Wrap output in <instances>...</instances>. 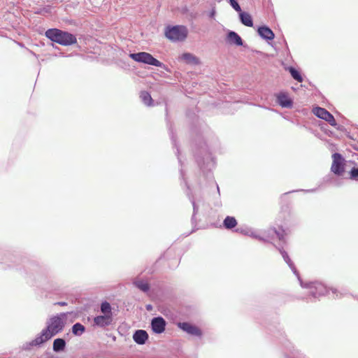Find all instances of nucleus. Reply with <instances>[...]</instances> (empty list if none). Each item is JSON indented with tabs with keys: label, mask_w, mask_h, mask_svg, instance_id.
<instances>
[{
	"label": "nucleus",
	"mask_w": 358,
	"mask_h": 358,
	"mask_svg": "<svg viewBox=\"0 0 358 358\" xmlns=\"http://www.w3.org/2000/svg\"><path fill=\"white\" fill-rule=\"evenodd\" d=\"M129 57L134 61L165 69L166 65L147 52L130 53Z\"/></svg>",
	"instance_id": "nucleus-6"
},
{
	"label": "nucleus",
	"mask_w": 358,
	"mask_h": 358,
	"mask_svg": "<svg viewBox=\"0 0 358 358\" xmlns=\"http://www.w3.org/2000/svg\"><path fill=\"white\" fill-rule=\"evenodd\" d=\"M113 317L109 315H97L93 319V327H98L101 328H105L112 324Z\"/></svg>",
	"instance_id": "nucleus-18"
},
{
	"label": "nucleus",
	"mask_w": 358,
	"mask_h": 358,
	"mask_svg": "<svg viewBox=\"0 0 358 358\" xmlns=\"http://www.w3.org/2000/svg\"><path fill=\"white\" fill-rule=\"evenodd\" d=\"M312 112L317 117L325 120L331 126L336 128L338 130H341V127L337 124L334 115L327 109L320 106H315L313 108Z\"/></svg>",
	"instance_id": "nucleus-9"
},
{
	"label": "nucleus",
	"mask_w": 358,
	"mask_h": 358,
	"mask_svg": "<svg viewBox=\"0 0 358 358\" xmlns=\"http://www.w3.org/2000/svg\"><path fill=\"white\" fill-rule=\"evenodd\" d=\"M236 231L238 233H241L243 235L248 236L250 237H252L253 238L257 239L260 241H262L264 243L268 242V240L263 236H261L259 235L257 231L250 227H240L236 229Z\"/></svg>",
	"instance_id": "nucleus-17"
},
{
	"label": "nucleus",
	"mask_w": 358,
	"mask_h": 358,
	"mask_svg": "<svg viewBox=\"0 0 358 358\" xmlns=\"http://www.w3.org/2000/svg\"><path fill=\"white\" fill-rule=\"evenodd\" d=\"M291 90H298V89H297V88H295L294 87H291Z\"/></svg>",
	"instance_id": "nucleus-45"
},
{
	"label": "nucleus",
	"mask_w": 358,
	"mask_h": 358,
	"mask_svg": "<svg viewBox=\"0 0 358 358\" xmlns=\"http://www.w3.org/2000/svg\"><path fill=\"white\" fill-rule=\"evenodd\" d=\"M8 267L9 268H15V266H14V265H8Z\"/></svg>",
	"instance_id": "nucleus-44"
},
{
	"label": "nucleus",
	"mask_w": 358,
	"mask_h": 358,
	"mask_svg": "<svg viewBox=\"0 0 358 358\" xmlns=\"http://www.w3.org/2000/svg\"><path fill=\"white\" fill-rule=\"evenodd\" d=\"M101 312L103 315H109L110 317H113L112 308L109 302L107 301H104L101 302L100 306Z\"/></svg>",
	"instance_id": "nucleus-29"
},
{
	"label": "nucleus",
	"mask_w": 358,
	"mask_h": 358,
	"mask_svg": "<svg viewBox=\"0 0 358 358\" xmlns=\"http://www.w3.org/2000/svg\"><path fill=\"white\" fill-rule=\"evenodd\" d=\"M357 299H358V298H357Z\"/></svg>",
	"instance_id": "nucleus-47"
},
{
	"label": "nucleus",
	"mask_w": 358,
	"mask_h": 358,
	"mask_svg": "<svg viewBox=\"0 0 358 358\" xmlns=\"http://www.w3.org/2000/svg\"><path fill=\"white\" fill-rule=\"evenodd\" d=\"M67 304L68 303L66 301H58L55 303V305H58L60 306H67Z\"/></svg>",
	"instance_id": "nucleus-38"
},
{
	"label": "nucleus",
	"mask_w": 358,
	"mask_h": 358,
	"mask_svg": "<svg viewBox=\"0 0 358 358\" xmlns=\"http://www.w3.org/2000/svg\"><path fill=\"white\" fill-rule=\"evenodd\" d=\"M164 36L173 43L182 42L188 36V29L185 25H167L164 29Z\"/></svg>",
	"instance_id": "nucleus-4"
},
{
	"label": "nucleus",
	"mask_w": 358,
	"mask_h": 358,
	"mask_svg": "<svg viewBox=\"0 0 358 358\" xmlns=\"http://www.w3.org/2000/svg\"><path fill=\"white\" fill-rule=\"evenodd\" d=\"M350 178L352 180L358 181V167H353L350 171Z\"/></svg>",
	"instance_id": "nucleus-33"
},
{
	"label": "nucleus",
	"mask_w": 358,
	"mask_h": 358,
	"mask_svg": "<svg viewBox=\"0 0 358 358\" xmlns=\"http://www.w3.org/2000/svg\"><path fill=\"white\" fill-rule=\"evenodd\" d=\"M275 102L282 108H292L294 99L285 91L275 93Z\"/></svg>",
	"instance_id": "nucleus-11"
},
{
	"label": "nucleus",
	"mask_w": 358,
	"mask_h": 358,
	"mask_svg": "<svg viewBox=\"0 0 358 358\" xmlns=\"http://www.w3.org/2000/svg\"><path fill=\"white\" fill-rule=\"evenodd\" d=\"M180 59L188 65L197 66L201 64V60L199 57L190 52H184L181 55Z\"/></svg>",
	"instance_id": "nucleus-21"
},
{
	"label": "nucleus",
	"mask_w": 358,
	"mask_h": 358,
	"mask_svg": "<svg viewBox=\"0 0 358 358\" xmlns=\"http://www.w3.org/2000/svg\"><path fill=\"white\" fill-rule=\"evenodd\" d=\"M225 41L227 44L237 47H246L247 45L235 31L228 30L225 36Z\"/></svg>",
	"instance_id": "nucleus-13"
},
{
	"label": "nucleus",
	"mask_w": 358,
	"mask_h": 358,
	"mask_svg": "<svg viewBox=\"0 0 358 358\" xmlns=\"http://www.w3.org/2000/svg\"><path fill=\"white\" fill-rule=\"evenodd\" d=\"M45 36L52 43L62 46H71L78 42L75 34L57 28L48 29L45 31Z\"/></svg>",
	"instance_id": "nucleus-3"
},
{
	"label": "nucleus",
	"mask_w": 358,
	"mask_h": 358,
	"mask_svg": "<svg viewBox=\"0 0 358 358\" xmlns=\"http://www.w3.org/2000/svg\"><path fill=\"white\" fill-rule=\"evenodd\" d=\"M316 189H296V190H292L289 191L288 192H286L282 194V198L287 195L288 194L292 193V192H315Z\"/></svg>",
	"instance_id": "nucleus-35"
},
{
	"label": "nucleus",
	"mask_w": 358,
	"mask_h": 358,
	"mask_svg": "<svg viewBox=\"0 0 358 358\" xmlns=\"http://www.w3.org/2000/svg\"><path fill=\"white\" fill-rule=\"evenodd\" d=\"M186 94L185 96L188 98H192V95L194 94V91L189 90V91H185Z\"/></svg>",
	"instance_id": "nucleus-39"
},
{
	"label": "nucleus",
	"mask_w": 358,
	"mask_h": 358,
	"mask_svg": "<svg viewBox=\"0 0 358 358\" xmlns=\"http://www.w3.org/2000/svg\"><path fill=\"white\" fill-rule=\"evenodd\" d=\"M332 164L331 171L337 176H343L345 172V159L339 152H335L332 155Z\"/></svg>",
	"instance_id": "nucleus-10"
},
{
	"label": "nucleus",
	"mask_w": 358,
	"mask_h": 358,
	"mask_svg": "<svg viewBox=\"0 0 358 358\" xmlns=\"http://www.w3.org/2000/svg\"><path fill=\"white\" fill-rule=\"evenodd\" d=\"M43 358H59V357L55 355H49Z\"/></svg>",
	"instance_id": "nucleus-41"
},
{
	"label": "nucleus",
	"mask_w": 358,
	"mask_h": 358,
	"mask_svg": "<svg viewBox=\"0 0 358 358\" xmlns=\"http://www.w3.org/2000/svg\"><path fill=\"white\" fill-rule=\"evenodd\" d=\"M195 230H196V229L194 228V229L192 230L191 233H192V232L195 231Z\"/></svg>",
	"instance_id": "nucleus-46"
},
{
	"label": "nucleus",
	"mask_w": 358,
	"mask_h": 358,
	"mask_svg": "<svg viewBox=\"0 0 358 358\" xmlns=\"http://www.w3.org/2000/svg\"><path fill=\"white\" fill-rule=\"evenodd\" d=\"M273 233H274L278 238L283 243L285 242V236L287 235V232L285 229H284L282 227H280L279 229H276L275 228H273L271 229Z\"/></svg>",
	"instance_id": "nucleus-31"
},
{
	"label": "nucleus",
	"mask_w": 358,
	"mask_h": 358,
	"mask_svg": "<svg viewBox=\"0 0 358 358\" xmlns=\"http://www.w3.org/2000/svg\"><path fill=\"white\" fill-rule=\"evenodd\" d=\"M73 314V311L60 313L50 318L48 325L45 329H48V332L55 336L61 332L65 327L68 315Z\"/></svg>",
	"instance_id": "nucleus-5"
},
{
	"label": "nucleus",
	"mask_w": 358,
	"mask_h": 358,
	"mask_svg": "<svg viewBox=\"0 0 358 358\" xmlns=\"http://www.w3.org/2000/svg\"><path fill=\"white\" fill-rule=\"evenodd\" d=\"M139 98L145 106L149 107L154 106L161 103V101H155L149 93V91H141Z\"/></svg>",
	"instance_id": "nucleus-19"
},
{
	"label": "nucleus",
	"mask_w": 358,
	"mask_h": 358,
	"mask_svg": "<svg viewBox=\"0 0 358 358\" xmlns=\"http://www.w3.org/2000/svg\"><path fill=\"white\" fill-rule=\"evenodd\" d=\"M238 13L239 20L241 23L246 27H252L254 26L253 19L252 15L246 12L241 10Z\"/></svg>",
	"instance_id": "nucleus-22"
},
{
	"label": "nucleus",
	"mask_w": 358,
	"mask_h": 358,
	"mask_svg": "<svg viewBox=\"0 0 358 358\" xmlns=\"http://www.w3.org/2000/svg\"><path fill=\"white\" fill-rule=\"evenodd\" d=\"M187 118L192 122L191 130L195 134L194 157L203 176L207 182H214L212 169L215 166L213 152L220 150L218 138L199 122L198 115L194 110H188Z\"/></svg>",
	"instance_id": "nucleus-1"
},
{
	"label": "nucleus",
	"mask_w": 358,
	"mask_h": 358,
	"mask_svg": "<svg viewBox=\"0 0 358 358\" xmlns=\"http://www.w3.org/2000/svg\"><path fill=\"white\" fill-rule=\"evenodd\" d=\"M237 224V220L232 216H227L223 221V226L227 229H232Z\"/></svg>",
	"instance_id": "nucleus-27"
},
{
	"label": "nucleus",
	"mask_w": 358,
	"mask_h": 358,
	"mask_svg": "<svg viewBox=\"0 0 358 358\" xmlns=\"http://www.w3.org/2000/svg\"><path fill=\"white\" fill-rule=\"evenodd\" d=\"M52 334L48 332V329H43L34 339L31 341L26 342L22 345V350H31L34 347H41L45 342L52 338Z\"/></svg>",
	"instance_id": "nucleus-8"
},
{
	"label": "nucleus",
	"mask_w": 358,
	"mask_h": 358,
	"mask_svg": "<svg viewBox=\"0 0 358 358\" xmlns=\"http://www.w3.org/2000/svg\"><path fill=\"white\" fill-rule=\"evenodd\" d=\"M180 174L181 179L183 180V182H184V183H185V186L187 187V192L186 194H187V197L189 198L191 203L192 204L193 214H192V218H191V221H192V224L193 225H195L196 224L195 216H196V215L197 214V213L199 211V206L196 205V203L195 202V200H194V198L193 195L192 194L189 186L187 180L185 178V173H184V171H183V170L182 169H180Z\"/></svg>",
	"instance_id": "nucleus-12"
},
{
	"label": "nucleus",
	"mask_w": 358,
	"mask_h": 358,
	"mask_svg": "<svg viewBox=\"0 0 358 358\" xmlns=\"http://www.w3.org/2000/svg\"><path fill=\"white\" fill-rule=\"evenodd\" d=\"M146 309H147L148 310H152V305H150V304H148V305L146 306Z\"/></svg>",
	"instance_id": "nucleus-42"
},
{
	"label": "nucleus",
	"mask_w": 358,
	"mask_h": 358,
	"mask_svg": "<svg viewBox=\"0 0 358 358\" xmlns=\"http://www.w3.org/2000/svg\"><path fill=\"white\" fill-rule=\"evenodd\" d=\"M284 43L285 44V46H286V52H287V55H290V51H289V47H288V45H287V43L285 40H284Z\"/></svg>",
	"instance_id": "nucleus-40"
},
{
	"label": "nucleus",
	"mask_w": 358,
	"mask_h": 358,
	"mask_svg": "<svg viewBox=\"0 0 358 358\" xmlns=\"http://www.w3.org/2000/svg\"><path fill=\"white\" fill-rule=\"evenodd\" d=\"M149 335L145 330L138 329L133 334L134 341L138 345H144L148 340Z\"/></svg>",
	"instance_id": "nucleus-20"
},
{
	"label": "nucleus",
	"mask_w": 358,
	"mask_h": 358,
	"mask_svg": "<svg viewBox=\"0 0 358 358\" xmlns=\"http://www.w3.org/2000/svg\"><path fill=\"white\" fill-rule=\"evenodd\" d=\"M50 8L48 7H43L42 8L38 9L34 13L37 15H42L43 13H49Z\"/></svg>",
	"instance_id": "nucleus-36"
},
{
	"label": "nucleus",
	"mask_w": 358,
	"mask_h": 358,
	"mask_svg": "<svg viewBox=\"0 0 358 358\" xmlns=\"http://www.w3.org/2000/svg\"><path fill=\"white\" fill-rule=\"evenodd\" d=\"M66 341L64 338H56L53 341L52 350L55 352H60L64 350L66 348Z\"/></svg>",
	"instance_id": "nucleus-24"
},
{
	"label": "nucleus",
	"mask_w": 358,
	"mask_h": 358,
	"mask_svg": "<svg viewBox=\"0 0 358 358\" xmlns=\"http://www.w3.org/2000/svg\"><path fill=\"white\" fill-rule=\"evenodd\" d=\"M286 69L289 71L293 79L298 81L299 83L303 82V78L299 70L296 69L292 66H289Z\"/></svg>",
	"instance_id": "nucleus-25"
},
{
	"label": "nucleus",
	"mask_w": 358,
	"mask_h": 358,
	"mask_svg": "<svg viewBox=\"0 0 358 358\" xmlns=\"http://www.w3.org/2000/svg\"><path fill=\"white\" fill-rule=\"evenodd\" d=\"M229 5L236 11V12H241V7L238 1V0H228L227 1Z\"/></svg>",
	"instance_id": "nucleus-32"
},
{
	"label": "nucleus",
	"mask_w": 358,
	"mask_h": 358,
	"mask_svg": "<svg viewBox=\"0 0 358 358\" xmlns=\"http://www.w3.org/2000/svg\"><path fill=\"white\" fill-rule=\"evenodd\" d=\"M216 185H217V192H218V193L220 194V188H219V187H218V185H217V184H216Z\"/></svg>",
	"instance_id": "nucleus-43"
},
{
	"label": "nucleus",
	"mask_w": 358,
	"mask_h": 358,
	"mask_svg": "<svg viewBox=\"0 0 358 358\" xmlns=\"http://www.w3.org/2000/svg\"><path fill=\"white\" fill-rule=\"evenodd\" d=\"M224 94L219 93L218 101H209L211 106L219 108L222 113L229 114L233 113L236 110V106L238 103L236 100H232L231 96L228 97Z\"/></svg>",
	"instance_id": "nucleus-7"
},
{
	"label": "nucleus",
	"mask_w": 358,
	"mask_h": 358,
	"mask_svg": "<svg viewBox=\"0 0 358 358\" xmlns=\"http://www.w3.org/2000/svg\"><path fill=\"white\" fill-rule=\"evenodd\" d=\"M85 327L80 322H76L72 326V334L76 336H80L85 331Z\"/></svg>",
	"instance_id": "nucleus-28"
},
{
	"label": "nucleus",
	"mask_w": 358,
	"mask_h": 358,
	"mask_svg": "<svg viewBox=\"0 0 358 358\" xmlns=\"http://www.w3.org/2000/svg\"><path fill=\"white\" fill-rule=\"evenodd\" d=\"M268 329L273 333V334H275V331L279 334V336H282L283 333L281 332V327L280 325V323L278 322V321H275L273 322V324H269L268 327H267ZM275 336V335H274ZM277 338H278V336H276Z\"/></svg>",
	"instance_id": "nucleus-30"
},
{
	"label": "nucleus",
	"mask_w": 358,
	"mask_h": 358,
	"mask_svg": "<svg viewBox=\"0 0 358 358\" xmlns=\"http://www.w3.org/2000/svg\"><path fill=\"white\" fill-rule=\"evenodd\" d=\"M276 248L279 250L284 261L287 264L293 273L296 276L301 287L309 290L306 297H301V299L306 300L307 302H314L320 296H325L329 292V290H331L336 298L345 295V293L339 292L336 288H328L324 283L317 280L304 282L287 252L283 249L282 245L276 246Z\"/></svg>",
	"instance_id": "nucleus-2"
},
{
	"label": "nucleus",
	"mask_w": 358,
	"mask_h": 358,
	"mask_svg": "<svg viewBox=\"0 0 358 358\" xmlns=\"http://www.w3.org/2000/svg\"><path fill=\"white\" fill-rule=\"evenodd\" d=\"M167 127H168L169 134L173 146V148H175L176 149V155L178 157L179 163L181 164V159L179 157V148H178L177 142H176V136H175V134L173 132V127H172L171 124H170L169 122H167Z\"/></svg>",
	"instance_id": "nucleus-23"
},
{
	"label": "nucleus",
	"mask_w": 358,
	"mask_h": 358,
	"mask_svg": "<svg viewBox=\"0 0 358 358\" xmlns=\"http://www.w3.org/2000/svg\"><path fill=\"white\" fill-rule=\"evenodd\" d=\"M213 94V95H215L216 96V99H217V101H218V97H219V93L221 94H224V95H227L228 94L227 93H223V92H227V91H211ZM210 99L211 100H209L208 101V103L209 105H210L209 103V101H215L214 100H213V97H210Z\"/></svg>",
	"instance_id": "nucleus-34"
},
{
	"label": "nucleus",
	"mask_w": 358,
	"mask_h": 358,
	"mask_svg": "<svg viewBox=\"0 0 358 358\" xmlns=\"http://www.w3.org/2000/svg\"><path fill=\"white\" fill-rule=\"evenodd\" d=\"M178 327L182 330L183 331L186 332L187 334L196 336L198 338H201L203 336L202 331L196 326L192 324L189 322H179L178 324Z\"/></svg>",
	"instance_id": "nucleus-14"
},
{
	"label": "nucleus",
	"mask_w": 358,
	"mask_h": 358,
	"mask_svg": "<svg viewBox=\"0 0 358 358\" xmlns=\"http://www.w3.org/2000/svg\"><path fill=\"white\" fill-rule=\"evenodd\" d=\"M133 285L143 292H148L150 289V284L143 280H134Z\"/></svg>",
	"instance_id": "nucleus-26"
},
{
	"label": "nucleus",
	"mask_w": 358,
	"mask_h": 358,
	"mask_svg": "<svg viewBox=\"0 0 358 358\" xmlns=\"http://www.w3.org/2000/svg\"><path fill=\"white\" fill-rule=\"evenodd\" d=\"M257 32L259 37L266 41L268 44L275 38V34L273 30L266 24H262L257 27Z\"/></svg>",
	"instance_id": "nucleus-16"
},
{
	"label": "nucleus",
	"mask_w": 358,
	"mask_h": 358,
	"mask_svg": "<svg viewBox=\"0 0 358 358\" xmlns=\"http://www.w3.org/2000/svg\"><path fill=\"white\" fill-rule=\"evenodd\" d=\"M216 15L215 8H213L212 10L208 13V17L211 19H213Z\"/></svg>",
	"instance_id": "nucleus-37"
},
{
	"label": "nucleus",
	"mask_w": 358,
	"mask_h": 358,
	"mask_svg": "<svg viewBox=\"0 0 358 358\" xmlns=\"http://www.w3.org/2000/svg\"><path fill=\"white\" fill-rule=\"evenodd\" d=\"M166 324L165 319L162 316L154 317L150 322L151 329L156 334L164 332Z\"/></svg>",
	"instance_id": "nucleus-15"
}]
</instances>
